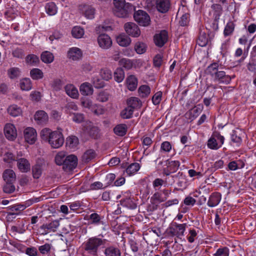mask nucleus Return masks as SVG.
I'll list each match as a JSON object with an SVG mask.
<instances>
[{
	"label": "nucleus",
	"instance_id": "nucleus-25",
	"mask_svg": "<svg viewBox=\"0 0 256 256\" xmlns=\"http://www.w3.org/2000/svg\"><path fill=\"white\" fill-rule=\"evenodd\" d=\"M128 106L132 108V110L140 108L142 102L140 100L136 97H130L127 100Z\"/></svg>",
	"mask_w": 256,
	"mask_h": 256
},
{
	"label": "nucleus",
	"instance_id": "nucleus-62",
	"mask_svg": "<svg viewBox=\"0 0 256 256\" xmlns=\"http://www.w3.org/2000/svg\"><path fill=\"white\" fill-rule=\"evenodd\" d=\"M229 256V250L228 248L224 247L222 248H218L216 253L214 254V256Z\"/></svg>",
	"mask_w": 256,
	"mask_h": 256
},
{
	"label": "nucleus",
	"instance_id": "nucleus-4",
	"mask_svg": "<svg viewBox=\"0 0 256 256\" xmlns=\"http://www.w3.org/2000/svg\"><path fill=\"white\" fill-rule=\"evenodd\" d=\"M48 142L54 148H58L62 146L64 142V138L62 134V129L54 131Z\"/></svg>",
	"mask_w": 256,
	"mask_h": 256
},
{
	"label": "nucleus",
	"instance_id": "nucleus-53",
	"mask_svg": "<svg viewBox=\"0 0 256 256\" xmlns=\"http://www.w3.org/2000/svg\"><path fill=\"white\" fill-rule=\"evenodd\" d=\"M8 74L10 78H16L20 76V70L18 68H12L8 70Z\"/></svg>",
	"mask_w": 256,
	"mask_h": 256
},
{
	"label": "nucleus",
	"instance_id": "nucleus-64",
	"mask_svg": "<svg viewBox=\"0 0 256 256\" xmlns=\"http://www.w3.org/2000/svg\"><path fill=\"white\" fill-rule=\"evenodd\" d=\"M24 252L29 256H36L38 254L37 249L34 247L25 248Z\"/></svg>",
	"mask_w": 256,
	"mask_h": 256
},
{
	"label": "nucleus",
	"instance_id": "nucleus-61",
	"mask_svg": "<svg viewBox=\"0 0 256 256\" xmlns=\"http://www.w3.org/2000/svg\"><path fill=\"white\" fill-rule=\"evenodd\" d=\"M9 243L12 246L17 249L20 252H24L25 246L22 244L14 240H10Z\"/></svg>",
	"mask_w": 256,
	"mask_h": 256
},
{
	"label": "nucleus",
	"instance_id": "nucleus-36",
	"mask_svg": "<svg viewBox=\"0 0 256 256\" xmlns=\"http://www.w3.org/2000/svg\"><path fill=\"white\" fill-rule=\"evenodd\" d=\"M41 60L44 63L50 64L53 62L54 56L52 52L45 51L42 52L41 54Z\"/></svg>",
	"mask_w": 256,
	"mask_h": 256
},
{
	"label": "nucleus",
	"instance_id": "nucleus-56",
	"mask_svg": "<svg viewBox=\"0 0 256 256\" xmlns=\"http://www.w3.org/2000/svg\"><path fill=\"white\" fill-rule=\"evenodd\" d=\"M14 182H6L3 188L4 192L11 194L15 190V186L13 184Z\"/></svg>",
	"mask_w": 256,
	"mask_h": 256
},
{
	"label": "nucleus",
	"instance_id": "nucleus-32",
	"mask_svg": "<svg viewBox=\"0 0 256 256\" xmlns=\"http://www.w3.org/2000/svg\"><path fill=\"white\" fill-rule=\"evenodd\" d=\"M116 41L118 44L122 46H127L130 43V38L126 35H120L116 38Z\"/></svg>",
	"mask_w": 256,
	"mask_h": 256
},
{
	"label": "nucleus",
	"instance_id": "nucleus-58",
	"mask_svg": "<svg viewBox=\"0 0 256 256\" xmlns=\"http://www.w3.org/2000/svg\"><path fill=\"white\" fill-rule=\"evenodd\" d=\"M172 148V144L169 142H162L160 145V150L164 152H169Z\"/></svg>",
	"mask_w": 256,
	"mask_h": 256
},
{
	"label": "nucleus",
	"instance_id": "nucleus-59",
	"mask_svg": "<svg viewBox=\"0 0 256 256\" xmlns=\"http://www.w3.org/2000/svg\"><path fill=\"white\" fill-rule=\"evenodd\" d=\"M162 92L159 91L156 92L152 98V102L154 104L158 105L162 100Z\"/></svg>",
	"mask_w": 256,
	"mask_h": 256
},
{
	"label": "nucleus",
	"instance_id": "nucleus-34",
	"mask_svg": "<svg viewBox=\"0 0 256 256\" xmlns=\"http://www.w3.org/2000/svg\"><path fill=\"white\" fill-rule=\"evenodd\" d=\"M8 112L10 116L16 117L21 114L22 111L17 105L13 104L8 107Z\"/></svg>",
	"mask_w": 256,
	"mask_h": 256
},
{
	"label": "nucleus",
	"instance_id": "nucleus-3",
	"mask_svg": "<svg viewBox=\"0 0 256 256\" xmlns=\"http://www.w3.org/2000/svg\"><path fill=\"white\" fill-rule=\"evenodd\" d=\"M102 244V240L96 237L89 238L85 244L84 249L88 253L96 255L98 248Z\"/></svg>",
	"mask_w": 256,
	"mask_h": 256
},
{
	"label": "nucleus",
	"instance_id": "nucleus-10",
	"mask_svg": "<svg viewBox=\"0 0 256 256\" xmlns=\"http://www.w3.org/2000/svg\"><path fill=\"white\" fill-rule=\"evenodd\" d=\"M24 137L28 143L31 144H34L37 138L36 130L31 127L26 128L24 130Z\"/></svg>",
	"mask_w": 256,
	"mask_h": 256
},
{
	"label": "nucleus",
	"instance_id": "nucleus-21",
	"mask_svg": "<svg viewBox=\"0 0 256 256\" xmlns=\"http://www.w3.org/2000/svg\"><path fill=\"white\" fill-rule=\"evenodd\" d=\"M102 217L97 213H92L88 216H87L86 220L89 221L90 224L94 225H104V223L102 220Z\"/></svg>",
	"mask_w": 256,
	"mask_h": 256
},
{
	"label": "nucleus",
	"instance_id": "nucleus-20",
	"mask_svg": "<svg viewBox=\"0 0 256 256\" xmlns=\"http://www.w3.org/2000/svg\"><path fill=\"white\" fill-rule=\"evenodd\" d=\"M104 254L106 256H121L120 249L115 246H110L105 248Z\"/></svg>",
	"mask_w": 256,
	"mask_h": 256
},
{
	"label": "nucleus",
	"instance_id": "nucleus-24",
	"mask_svg": "<svg viewBox=\"0 0 256 256\" xmlns=\"http://www.w3.org/2000/svg\"><path fill=\"white\" fill-rule=\"evenodd\" d=\"M80 90L81 94L84 96L92 95L94 92L92 86L88 82H84L82 84Z\"/></svg>",
	"mask_w": 256,
	"mask_h": 256
},
{
	"label": "nucleus",
	"instance_id": "nucleus-31",
	"mask_svg": "<svg viewBox=\"0 0 256 256\" xmlns=\"http://www.w3.org/2000/svg\"><path fill=\"white\" fill-rule=\"evenodd\" d=\"M79 144L78 138L74 136H71L67 138L66 144L70 148H75Z\"/></svg>",
	"mask_w": 256,
	"mask_h": 256
},
{
	"label": "nucleus",
	"instance_id": "nucleus-18",
	"mask_svg": "<svg viewBox=\"0 0 256 256\" xmlns=\"http://www.w3.org/2000/svg\"><path fill=\"white\" fill-rule=\"evenodd\" d=\"M48 120V114L44 110H38L34 114V120L38 124H46Z\"/></svg>",
	"mask_w": 256,
	"mask_h": 256
},
{
	"label": "nucleus",
	"instance_id": "nucleus-49",
	"mask_svg": "<svg viewBox=\"0 0 256 256\" xmlns=\"http://www.w3.org/2000/svg\"><path fill=\"white\" fill-rule=\"evenodd\" d=\"M66 152H60L57 154L55 157V162L58 165H63L66 160Z\"/></svg>",
	"mask_w": 256,
	"mask_h": 256
},
{
	"label": "nucleus",
	"instance_id": "nucleus-39",
	"mask_svg": "<svg viewBox=\"0 0 256 256\" xmlns=\"http://www.w3.org/2000/svg\"><path fill=\"white\" fill-rule=\"evenodd\" d=\"M138 92L140 97L146 98L150 94V88L147 85H142L138 88Z\"/></svg>",
	"mask_w": 256,
	"mask_h": 256
},
{
	"label": "nucleus",
	"instance_id": "nucleus-40",
	"mask_svg": "<svg viewBox=\"0 0 256 256\" xmlns=\"http://www.w3.org/2000/svg\"><path fill=\"white\" fill-rule=\"evenodd\" d=\"M211 8L214 11V19L215 20H218L220 19V17L222 14V8L220 4H213Z\"/></svg>",
	"mask_w": 256,
	"mask_h": 256
},
{
	"label": "nucleus",
	"instance_id": "nucleus-19",
	"mask_svg": "<svg viewBox=\"0 0 256 256\" xmlns=\"http://www.w3.org/2000/svg\"><path fill=\"white\" fill-rule=\"evenodd\" d=\"M2 178L6 182H14L16 180V174L11 169H6L2 174Z\"/></svg>",
	"mask_w": 256,
	"mask_h": 256
},
{
	"label": "nucleus",
	"instance_id": "nucleus-42",
	"mask_svg": "<svg viewBox=\"0 0 256 256\" xmlns=\"http://www.w3.org/2000/svg\"><path fill=\"white\" fill-rule=\"evenodd\" d=\"M114 79L118 82H122L124 78V72L122 68H118L114 74Z\"/></svg>",
	"mask_w": 256,
	"mask_h": 256
},
{
	"label": "nucleus",
	"instance_id": "nucleus-14",
	"mask_svg": "<svg viewBox=\"0 0 256 256\" xmlns=\"http://www.w3.org/2000/svg\"><path fill=\"white\" fill-rule=\"evenodd\" d=\"M98 42L99 46L103 49H108L112 45L110 38L106 34H101L98 37Z\"/></svg>",
	"mask_w": 256,
	"mask_h": 256
},
{
	"label": "nucleus",
	"instance_id": "nucleus-37",
	"mask_svg": "<svg viewBox=\"0 0 256 256\" xmlns=\"http://www.w3.org/2000/svg\"><path fill=\"white\" fill-rule=\"evenodd\" d=\"M235 28V24L232 21L228 22L224 29V34L225 37L230 36L233 33Z\"/></svg>",
	"mask_w": 256,
	"mask_h": 256
},
{
	"label": "nucleus",
	"instance_id": "nucleus-6",
	"mask_svg": "<svg viewBox=\"0 0 256 256\" xmlns=\"http://www.w3.org/2000/svg\"><path fill=\"white\" fill-rule=\"evenodd\" d=\"M134 20L140 25L146 26L150 24V19L149 15L144 10H138L134 14Z\"/></svg>",
	"mask_w": 256,
	"mask_h": 256
},
{
	"label": "nucleus",
	"instance_id": "nucleus-28",
	"mask_svg": "<svg viewBox=\"0 0 256 256\" xmlns=\"http://www.w3.org/2000/svg\"><path fill=\"white\" fill-rule=\"evenodd\" d=\"M128 88L131 90H134L137 87L138 80L135 76L131 75L126 78Z\"/></svg>",
	"mask_w": 256,
	"mask_h": 256
},
{
	"label": "nucleus",
	"instance_id": "nucleus-27",
	"mask_svg": "<svg viewBox=\"0 0 256 256\" xmlns=\"http://www.w3.org/2000/svg\"><path fill=\"white\" fill-rule=\"evenodd\" d=\"M32 170L33 178L36 179L39 178L43 170L42 164L36 163L32 166Z\"/></svg>",
	"mask_w": 256,
	"mask_h": 256
},
{
	"label": "nucleus",
	"instance_id": "nucleus-9",
	"mask_svg": "<svg viewBox=\"0 0 256 256\" xmlns=\"http://www.w3.org/2000/svg\"><path fill=\"white\" fill-rule=\"evenodd\" d=\"M126 32L132 37H138L140 34L138 26L134 22H127L124 24Z\"/></svg>",
	"mask_w": 256,
	"mask_h": 256
},
{
	"label": "nucleus",
	"instance_id": "nucleus-17",
	"mask_svg": "<svg viewBox=\"0 0 256 256\" xmlns=\"http://www.w3.org/2000/svg\"><path fill=\"white\" fill-rule=\"evenodd\" d=\"M222 194L220 192H213L210 196L207 204L211 208L216 206L220 202Z\"/></svg>",
	"mask_w": 256,
	"mask_h": 256
},
{
	"label": "nucleus",
	"instance_id": "nucleus-60",
	"mask_svg": "<svg viewBox=\"0 0 256 256\" xmlns=\"http://www.w3.org/2000/svg\"><path fill=\"white\" fill-rule=\"evenodd\" d=\"M3 160L6 162L11 163L16 160L15 159V157L12 153L10 152H7L4 154Z\"/></svg>",
	"mask_w": 256,
	"mask_h": 256
},
{
	"label": "nucleus",
	"instance_id": "nucleus-47",
	"mask_svg": "<svg viewBox=\"0 0 256 256\" xmlns=\"http://www.w3.org/2000/svg\"><path fill=\"white\" fill-rule=\"evenodd\" d=\"M198 44L200 46H206L208 42V38L204 32H200L197 41Z\"/></svg>",
	"mask_w": 256,
	"mask_h": 256
},
{
	"label": "nucleus",
	"instance_id": "nucleus-11",
	"mask_svg": "<svg viewBox=\"0 0 256 256\" xmlns=\"http://www.w3.org/2000/svg\"><path fill=\"white\" fill-rule=\"evenodd\" d=\"M84 130L94 138H98L100 136L98 128L93 126L90 122H87L84 126Z\"/></svg>",
	"mask_w": 256,
	"mask_h": 256
},
{
	"label": "nucleus",
	"instance_id": "nucleus-45",
	"mask_svg": "<svg viewBox=\"0 0 256 256\" xmlns=\"http://www.w3.org/2000/svg\"><path fill=\"white\" fill-rule=\"evenodd\" d=\"M207 146L210 148L212 150H218L221 147V146L219 145L217 142L216 138L213 134L208 140Z\"/></svg>",
	"mask_w": 256,
	"mask_h": 256
},
{
	"label": "nucleus",
	"instance_id": "nucleus-12",
	"mask_svg": "<svg viewBox=\"0 0 256 256\" xmlns=\"http://www.w3.org/2000/svg\"><path fill=\"white\" fill-rule=\"evenodd\" d=\"M168 38V32L163 30L160 33L154 35V40L156 45L158 47H162L167 42Z\"/></svg>",
	"mask_w": 256,
	"mask_h": 256
},
{
	"label": "nucleus",
	"instance_id": "nucleus-44",
	"mask_svg": "<svg viewBox=\"0 0 256 256\" xmlns=\"http://www.w3.org/2000/svg\"><path fill=\"white\" fill-rule=\"evenodd\" d=\"M84 34V29L78 26L74 27L72 30V36L76 38H81Z\"/></svg>",
	"mask_w": 256,
	"mask_h": 256
},
{
	"label": "nucleus",
	"instance_id": "nucleus-52",
	"mask_svg": "<svg viewBox=\"0 0 256 256\" xmlns=\"http://www.w3.org/2000/svg\"><path fill=\"white\" fill-rule=\"evenodd\" d=\"M52 132H53L48 128H44L41 130L40 136L43 140L48 141Z\"/></svg>",
	"mask_w": 256,
	"mask_h": 256
},
{
	"label": "nucleus",
	"instance_id": "nucleus-26",
	"mask_svg": "<svg viewBox=\"0 0 256 256\" xmlns=\"http://www.w3.org/2000/svg\"><path fill=\"white\" fill-rule=\"evenodd\" d=\"M66 94L70 97L76 98L78 97V92L77 88L72 84H68L65 88Z\"/></svg>",
	"mask_w": 256,
	"mask_h": 256
},
{
	"label": "nucleus",
	"instance_id": "nucleus-30",
	"mask_svg": "<svg viewBox=\"0 0 256 256\" xmlns=\"http://www.w3.org/2000/svg\"><path fill=\"white\" fill-rule=\"evenodd\" d=\"M140 168L138 163L134 162L129 165L125 172L128 176H130L134 174Z\"/></svg>",
	"mask_w": 256,
	"mask_h": 256
},
{
	"label": "nucleus",
	"instance_id": "nucleus-23",
	"mask_svg": "<svg viewBox=\"0 0 256 256\" xmlns=\"http://www.w3.org/2000/svg\"><path fill=\"white\" fill-rule=\"evenodd\" d=\"M82 14L88 19H92L94 17L95 10L90 6H84L81 8Z\"/></svg>",
	"mask_w": 256,
	"mask_h": 256
},
{
	"label": "nucleus",
	"instance_id": "nucleus-5",
	"mask_svg": "<svg viewBox=\"0 0 256 256\" xmlns=\"http://www.w3.org/2000/svg\"><path fill=\"white\" fill-rule=\"evenodd\" d=\"M186 226V224H178L174 222L168 229V234L172 236H176L180 238L184 236Z\"/></svg>",
	"mask_w": 256,
	"mask_h": 256
},
{
	"label": "nucleus",
	"instance_id": "nucleus-22",
	"mask_svg": "<svg viewBox=\"0 0 256 256\" xmlns=\"http://www.w3.org/2000/svg\"><path fill=\"white\" fill-rule=\"evenodd\" d=\"M68 57L74 60H77L82 56L81 50L78 48H72L70 49L68 53Z\"/></svg>",
	"mask_w": 256,
	"mask_h": 256
},
{
	"label": "nucleus",
	"instance_id": "nucleus-8",
	"mask_svg": "<svg viewBox=\"0 0 256 256\" xmlns=\"http://www.w3.org/2000/svg\"><path fill=\"white\" fill-rule=\"evenodd\" d=\"M16 160V166L21 172L26 173L30 171L31 164L29 160L24 158H17Z\"/></svg>",
	"mask_w": 256,
	"mask_h": 256
},
{
	"label": "nucleus",
	"instance_id": "nucleus-57",
	"mask_svg": "<svg viewBox=\"0 0 256 256\" xmlns=\"http://www.w3.org/2000/svg\"><path fill=\"white\" fill-rule=\"evenodd\" d=\"M100 74L102 78L104 80H108L112 78V73L110 70L102 69Z\"/></svg>",
	"mask_w": 256,
	"mask_h": 256
},
{
	"label": "nucleus",
	"instance_id": "nucleus-46",
	"mask_svg": "<svg viewBox=\"0 0 256 256\" xmlns=\"http://www.w3.org/2000/svg\"><path fill=\"white\" fill-rule=\"evenodd\" d=\"M30 76L34 80H39L43 78L44 74L40 69L34 68L30 70Z\"/></svg>",
	"mask_w": 256,
	"mask_h": 256
},
{
	"label": "nucleus",
	"instance_id": "nucleus-35",
	"mask_svg": "<svg viewBox=\"0 0 256 256\" xmlns=\"http://www.w3.org/2000/svg\"><path fill=\"white\" fill-rule=\"evenodd\" d=\"M20 86L22 90L28 91L32 89V84L29 78H24L20 81Z\"/></svg>",
	"mask_w": 256,
	"mask_h": 256
},
{
	"label": "nucleus",
	"instance_id": "nucleus-16",
	"mask_svg": "<svg viewBox=\"0 0 256 256\" xmlns=\"http://www.w3.org/2000/svg\"><path fill=\"white\" fill-rule=\"evenodd\" d=\"M78 164V158L76 156L70 154L66 157L64 162L63 164L64 168L70 170L75 168Z\"/></svg>",
	"mask_w": 256,
	"mask_h": 256
},
{
	"label": "nucleus",
	"instance_id": "nucleus-7",
	"mask_svg": "<svg viewBox=\"0 0 256 256\" xmlns=\"http://www.w3.org/2000/svg\"><path fill=\"white\" fill-rule=\"evenodd\" d=\"M156 8L160 13L166 14L172 8V0H156Z\"/></svg>",
	"mask_w": 256,
	"mask_h": 256
},
{
	"label": "nucleus",
	"instance_id": "nucleus-29",
	"mask_svg": "<svg viewBox=\"0 0 256 256\" xmlns=\"http://www.w3.org/2000/svg\"><path fill=\"white\" fill-rule=\"evenodd\" d=\"M122 206L130 209H135L136 208V204L130 197L122 199L120 201Z\"/></svg>",
	"mask_w": 256,
	"mask_h": 256
},
{
	"label": "nucleus",
	"instance_id": "nucleus-48",
	"mask_svg": "<svg viewBox=\"0 0 256 256\" xmlns=\"http://www.w3.org/2000/svg\"><path fill=\"white\" fill-rule=\"evenodd\" d=\"M134 50L138 54H142L146 51V45L143 42H138L135 44Z\"/></svg>",
	"mask_w": 256,
	"mask_h": 256
},
{
	"label": "nucleus",
	"instance_id": "nucleus-41",
	"mask_svg": "<svg viewBox=\"0 0 256 256\" xmlns=\"http://www.w3.org/2000/svg\"><path fill=\"white\" fill-rule=\"evenodd\" d=\"M26 60L28 64L32 66H37L40 62L38 58L36 55L33 54H28L26 57Z\"/></svg>",
	"mask_w": 256,
	"mask_h": 256
},
{
	"label": "nucleus",
	"instance_id": "nucleus-43",
	"mask_svg": "<svg viewBox=\"0 0 256 256\" xmlns=\"http://www.w3.org/2000/svg\"><path fill=\"white\" fill-rule=\"evenodd\" d=\"M96 154L94 150H89L86 151L82 156V161L88 162L95 158Z\"/></svg>",
	"mask_w": 256,
	"mask_h": 256
},
{
	"label": "nucleus",
	"instance_id": "nucleus-13",
	"mask_svg": "<svg viewBox=\"0 0 256 256\" xmlns=\"http://www.w3.org/2000/svg\"><path fill=\"white\" fill-rule=\"evenodd\" d=\"M4 134L6 138L10 140H14L17 136L16 130L12 124H6L5 125Z\"/></svg>",
	"mask_w": 256,
	"mask_h": 256
},
{
	"label": "nucleus",
	"instance_id": "nucleus-54",
	"mask_svg": "<svg viewBox=\"0 0 256 256\" xmlns=\"http://www.w3.org/2000/svg\"><path fill=\"white\" fill-rule=\"evenodd\" d=\"M81 103L84 107L88 108L91 110L96 106V104H94L88 98L82 99Z\"/></svg>",
	"mask_w": 256,
	"mask_h": 256
},
{
	"label": "nucleus",
	"instance_id": "nucleus-33",
	"mask_svg": "<svg viewBox=\"0 0 256 256\" xmlns=\"http://www.w3.org/2000/svg\"><path fill=\"white\" fill-rule=\"evenodd\" d=\"M46 12L49 16L55 15L58 11L56 4L53 2H48L45 6Z\"/></svg>",
	"mask_w": 256,
	"mask_h": 256
},
{
	"label": "nucleus",
	"instance_id": "nucleus-38",
	"mask_svg": "<svg viewBox=\"0 0 256 256\" xmlns=\"http://www.w3.org/2000/svg\"><path fill=\"white\" fill-rule=\"evenodd\" d=\"M114 130L116 135L124 136L126 132L127 126L126 124H118L114 128Z\"/></svg>",
	"mask_w": 256,
	"mask_h": 256
},
{
	"label": "nucleus",
	"instance_id": "nucleus-50",
	"mask_svg": "<svg viewBox=\"0 0 256 256\" xmlns=\"http://www.w3.org/2000/svg\"><path fill=\"white\" fill-rule=\"evenodd\" d=\"M109 98V94L106 91H101L99 92L96 96V100L102 102H104L108 100Z\"/></svg>",
	"mask_w": 256,
	"mask_h": 256
},
{
	"label": "nucleus",
	"instance_id": "nucleus-15",
	"mask_svg": "<svg viewBox=\"0 0 256 256\" xmlns=\"http://www.w3.org/2000/svg\"><path fill=\"white\" fill-rule=\"evenodd\" d=\"M60 226L58 220H54L48 224H44L40 226V228L43 230V234H46L50 232H54Z\"/></svg>",
	"mask_w": 256,
	"mask_h": 256
},
{
	"label": "nucleus",
	"instance_id": "nucleus-2",
	"mask_svg": "<svg viewBox=\"0 0 256 256\" xmlns=\"http://www.w3.org/2000/svg\"><path fill=\"white\" fill-rule=\"evenodd\" d=\"M113 12L119 18H126L128 15V6L124 0H114Z\"/></svg>",
	"mask_w": 256,
	"mask_h": 256
},
{
	"label": "nucleus",
	"instance_id": "nucleus-63",
	"mask_svg": "<svg viewBox=\"0 0 256 256\" xmlns=\"http://www.w3.org/2000/svg\"><path fill=\"white\" fill-rule=\"evenodd\" d=\"M190 20V15L188 14H184L180 18V20L179 21L180 24L182 26H186L188 22Z\"/></svg>",
	"mask_w": 256,
	"mask_h": 256
},
{
	"label": "nucleus",
	"instance_id": "nucleus-51",
	"mask_svg": "<svg viewBox=\"0 0 256 256\" xmlns=\"http://www.w3.org/2000/svg\"><path fill=\"white\" fill-rule=\"evenodd\" d=\"M134 110L130 107L128 106L126 108L123 110L121 113V116L124 119L130 118L132 117L134 112Z\"/></svg>",
	"mask_w": 256,
	"mask_h": 256
},
{
	"label": "nucleus",
	"instance_id": "nucleus-55",
	"mask_svg": "<svg viewBox=\"0 0 256 256\" xmlns=\"http://www.w3.org/2000/svg\"><path fill=\"white\" fill-rule=\"evenodd\" d=\"M52 246L49 244H45L38 248V250L42 254H48L50 253Z\"/></svg>",
	"mask_w": 256,
	"mask_h": 256
},
{
	"label": "nucleus",
	"instance_id": "nucleus-1",
	"mask_svg": "<svg viewBox=\"0 0 256 256\" xmlns=\"http://www.w3.org/2000/svg\"><path fill=\"white\" fill-rule=\"evenodd\" d=\"M208 74L210 75L215 82L219 84H228L231 81V77L226 74L225 72L219 70L218 64L214 62L210 64L206 69Z\"/></svg>",
	"mask_w": 256,
	"mask_h": 256
}]
</instances>
